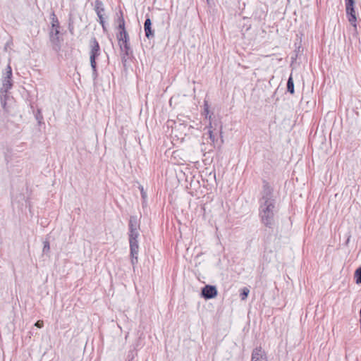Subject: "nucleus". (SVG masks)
Returning <instances> with one entry per match:
<instances>
[{"label": "nucleus", "mask_w": 361, "mask_h": 361, "mask_svg": "<svg viewBox=\"0 0 361 361\" xmlns=\"http://www.w3.org/2000/svg\"><path fill=\"white\" fill-rule=\"evenodd\" d=\"M12 77V69L11 67L8 65L6 68V71L5 73V76L4 78L11 79Z\"/></svg>", "instance_id": "nucleus-19"}, {"label": "nucleus", "mask_w": 361, "mask_h": 361, "mask_svg": "<svg viewBox=\"0 0 361 361\" xmlns=\"http://www.w3.org/2000/svg\"><path fill=\"white\" fill-rule=\"evenodd\" d=\"M259 211L262 223L270 227L274 223L275 200L274 199L273 190L267 183H265L263 187Z\"/></svg>", "instance_id": "nucleus-1"}, {"label": "nucleus", "mask_w": 361, "mask_h": 361, "mask_svg": "<svg viewBox=\"0 0 361 361\" xmlns=\"http://www.w3.org/2000/svg\"><path fill=\"white\" fill-rule=\"evenodd\" d=\"M35 118L38 121L39 124H40L43 119V116L42 115L40 109H37V114H35Z\"/></svg>", "instance_id": "nucleus-21"}, {"label": "nucleus", "mask_w": 361, "mask_h": 361, "mask_svg": "<svg viewBox=\"0 0 361 361\" xmlns=\"http://www.w3.org/2000/svg\"><path fill=\"white\" fill-rule=\"evenodd\" d=\"M140 228V223L136 216H132L129 221V230H138Z\"/></svg>", "instance_id": "nucleus-13"}, {"label": "nucleus", "mask_w": 361, "mask_h": 361, "mask_svg": "<svg viewBox=\"0 0 361 361\" xmlns=\"http://www.w3.org/2000/svg\"><path fill=\"white\" fill-rule=\"evenodd\" d=\"M249 293H250V290L248 288H247V287L243 288L240 294L241 300H245L247 298Z\"/></svg>", "instance_id": "nucleus-16"}, {"label": "nucleus", "mask_w": 361, "mask_h": 361, "mask_svg": "<svg viewBox=\"0 0 361 361\" xmlns=\"http://www.w3.org/2000/svg\"><path fill=\"white\" fill-rule=\"evenodd\" d=\"M94 11L99 18V23L102 26L103 30H106L105 21H104V16H105V9L104 4L99 1L96 0L94 2Z\"/></svg>", "instance_id": "nucleus-7"}, {"label": "nucleus", "mask_w": 361, "mask_h": 361, "mask_svg": "<svg viewBox=\"0 0 361 361\" xmlns=\"http://www.w3.org/2000/svg\"><path fill=\"white\" fill-rule=\"evenodd\" d=\"M251 361H267L264 353L261 348H255L252 353Z\"/></svg>", "instance_id": "nucleus-10"}, {"label": "nucleus", "mask_w": 361, "mask_h": 361, "mask_svg": "<svg viewBox=\"0 0 361 361\" xmlns=\"http://www.w3.org/2000/svg\"><path fill=\"white\" fill-rule=\"evenodd\" d=\"M138 236V230H129V243L130 249L131 263L133 267L137 262V255L139 250L137 241Z\"/></svg>", "instance_id": "nucleus-3"}, {"label": "nucleus", "mask_w": 361, "mask_h": 361, "mask_svg": "<svg viewBox=\"0 0 361 361\" xmlns=\"http://www.w3.org/2000/svg\"><path fill=\"white\" fill-rule=\"evenodd\" d=\"M44 246H43V249H42V252L44 253H47L49 252V250H50V245H49V241L47 240H45L44 243Z\"/></svg>", "instance_id": "nucleus-20"}, {"label": "nucleus", "mask_w": 361, "mask_h": 361, "mask_svg": "<svg viewBox=\"0 0 361 361\" xmlns=\"http://www.w3.org/2000/svg\"><path fill=\"white\" fill-rule=\"evenodd\" d=\"M12 100V98H11L8 94L6 93H0V101L1 104L3 108V109L6 112L8 113L10 111V104L9 102Z\"/></svg>", "instance_id": "nucleus-9"}, {"label": "nucleus", "mask_w": 361, "mask_h": 361, "mask_svg": "<svg viewBox=\"0 0 361 361\" xmlns=\"http://www.w3.org/2000/svg\"><path fill=\"white\" fill-rule=\"evenodd\" d=\"M90 47V61L92 69L93 76L94 78L97 75L96 59L100 55V46L97 41L96 38L91 39L89 43Z\"/></svg>", "instance_id": "nucleus-2"}, {"label": "nucleus", "mask_w": 361, "mask_h": 361, "mask_svg": "<svg viewBox=\"0 0 361 361\" xmlns=\"http://www.w3.org/2000/svg\"><path fill=\"white\" fill-rule=\"evenodd\" d=\"M117 39L121 51L125 52L126 56H128L130 47L129 45V36L126 30L119 31L117 35Z\"/></svg>", "instance_id": "nucleus-4"}, {"label": "nucleus", "mask_w": 361, "mask_h": 361, "mask_svg": "<svg viewBox=\"0 0 361 361\" xmlns=\"http://www.w3.org/2000/svg\"><path fill=\"white\" fill-rule=\"evenodd\" d=\"M290 66L293 64V56L290 57Z\"/></svg>", "instance_id": "nucleus-25"}, {"label": "nucleus", "mask_w": 361, "mask_h": 361, "mask_svg": "<svg viewBox=\"0 0 361 361\" xmlns=\"http://www.w3.org/2000/svg\"><path fill=\"white\" fill-rule=\"evenodd\" d=\"M207 128H209V130H208V135H209V139L211 140V142L212 144H214V142H216V137H215V135H214V133H213V131L212 130V122L211 121H209V126H207Z\"/></svg>", "instance_id": "nucleus-14"}, {"label": "nucleus", "mask_w": 361, "mask_h": 361, "mask_svg": "<svg viewBox=\"0 0 361 361\" xmlns=\"http://www.w3.org/2000/svg\"><path fill=\"white\" fill-rule=\"evenodd\" d=\"M140 192H141V195H142V197L143 199H145L147 197V193L144 190V188L142 186H140Z\"/></svg>", "instance_id": "nucleus-24"}, {"label": "nucleus", "mask_w": 361, "mask_h": 361, "mask_svg": "<svg viewBox=\"0 0 361 361\" xmlns=\"http://www.w3.org/2000/svg\"><path fill=\"white\" fill-rule=\"evenodd\" d=\"M60 25L56 15L53 13L51 14V30L50 31V39L53 43H58Z\"/></svg>", "instance_id": "nucleus-5"}, {"label": "nucleus", "mask_w": 361, "mask_h": 361, "mask_svg": "<svg viewBox=\"0 0 361 361\" xmlns=\"http://www.w3.org/2000/svg\"><path fill=\"white\" fill-rule=\"evenodd\" d=\"M118 29H119V31L126 30V29H125V20H124V19H123L122 16L118 18Z\"/></svg>", "instance_id": "nucleus-18"}, {"label": "nucleus", "mask_w": 361, "mask_h": 361, "mask_svg": "<svg viewBox=\"0 0 361 361\" xmlns=\"http://www.w3.org/2000/svg\"><path fill=\"white\" fill-rule=\"evenodd\" d=\"M355 278L356 283L358 284H361V267H359L355 273Z\"/></svg>", "instance_id": "nucleus-17"}, {"label": "nucleus", "mask_w": 361, "mask_h": 361, "mask_svg": "<svg viewBox=\"0 0 361 361\" xmlns=\"http://www.w3.org/2000/svg\"><path fill=\"white\" fill-rule=\"evenodd\" d=\"M345 11L346 15L348 16V21L350 23L353 25L356 26V21L357 18L355 15V1L354 0H345Z\"/></svg>", "instance_id": "nucleus-6"}, {"label": "nucleus", "mask_w": 361, "mask_h": 361, "mask_svg": "<svg viewBox=\"0 0 361 361\" xmlns=\"http://www.w3.org/2000/svg\"><path fill=\"white\" fill-rule=\"evenodd\" d=\"M287 88H288V91L290 93L293 94V80L292 73H290L289 79L288 80Z\"/></svg>", "instance_id": "nucleus-15"}, {"label": "nucleus", "mask_w": 361, "mask_h": 361, "mask_svg": "<svg viewBox=\"0 0 361 361\" xmlns=\"http://www.w3.org/2000/svg\"><path fill=\"white\" fill-rule=\"evenodd\" d=\"M144 29L145 32V36L149 39L151 37H154V32L152 29V21L150 18H147L145 21Z\"/></svg>", "instance_id": "nucleus-11"}, {"label": "nucleus", "mask_w": 361, "mask_h": 361, "mask_svg": "<svg viewBox=\"0 0 361 361\" xmlns=\"http://www.w3.org/2000/svg\"><path fill=\"white\" fill-rule=\"evenodd\" d=\"M35 326L37 328H42L44 326V322L42 320H38L35 324Z\"/></svg>", "instance_id": "nucleus-23"}, {"label": "nucleus", "mask_w": 361, "mask_h": 361, "mask_svg": "<svg viewBox=\"0 0 361 361\" xmlns=\"http://www.w3.org/2000/svg\"><path fill=\"white\" fill-rule=\"evenodd\" d=\"M202 295L205 299H212L217 295V290L214 286L207 285L202 290Z\"/></svg>", "instance_id": "nucleus-8"}, {"label": "nucleus", "mask_w": 361, "mask_h": 361, "mask_svg": "<svg viewBox=\"0 0 361 361\" xmlns=\"http://www.w3.org/2000/svg\"><path fill=\"white\" fill-rule=\"evenodd\" d=\"M204 114L206 115V118H207L209 116V120L211 119V115L209 116V106H208V104H207V102H204Z\"/></svg>", "instance_id": "nucleus-22"}, {"label": "nucleus", "mask_w": 361, "mask_h": 361, "mask_svg": "<svg viewBox=\"0 0 361 361\" xmlns=\"http://www.w3.org/2000/svg\"><path fill=\"white\" fill-rule=\"evenodd\" d=\"M13 86L11 79H8L3 78L2 79V87L0 89V93H6L8 94V92L10 89H11Z\"/></svg>", "instance_id": "nucleus-12"}]
</instances>
